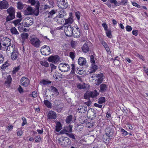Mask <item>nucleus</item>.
<instances>
[{
    "mask_svg": "<svg viewBox=\"0 0 148 148\" xmlns=\"http://www.w3.org/2000/svg\"><path fill=\"white\" fill-rule=\"evenodd\" d=\"M103 141L105 143H107L109 142L112 138L108 137L106 135H104L103 136Z\"/></svg>",
    "mask_w": 148,
    "mask_h": 148,
    "instance_id": "39",
    "label": "nucleus"
},
{
    "mask_svg": "<svg viewBox=\"0 0 148 148\" xmlns=\"http://www.w3.org/2000/svg\"><path fill=\"white\" fill-rule=\"evenodd\" d=\"M22 19H16L13 22V23L14 24L15 26L19 23L21 21Z\"/></svg>",
    "mask_w": 148,
    "mask_h": 148,
    "instance_id": "57",
    "label": "nucleus"
},
{
    "mask_svg": "<svg viewBox=\"0 0 148 148\" xmlns=\"http://www.w3.org/2000/svg\"><path fill=\"white\" fill-rule=\"evenodd\" d=\"M86 87V84L85 83L81 84L79 83L77 85V87L79 89H84Z\"/></svg>",
    "mask_w": 148,
    "mask_h": 148,
    "instance_id": "35",
    "label": "nucleus"
},
{
    "mask_svg": "<svg viewBox=\"0 0 148 148\" xmlns=\"http://www.w3.org/2000/svg\"><path fill=\"white\" fill-rule=\"evenodd\" d=\"M6 11L7 13L8 14L6 19L7 22L13 20L15 18V9L13 7L11 6Z\"/></svg>",
    "mask_w": 148,
    "mask_h": 148,
    "instance_id": "1",
    "label": "nucleus"
},
{
    "mask_svg": "<svg viewBox=\"0 0 148 148\" xmlns=\"http://www.w3.org/2000/svg\"><path fill=\"white\" fill-rule=\"evenodd\" d=\"M127 0H121L120 2L119 3V5H125L127 2Z\"/></svg>",
    "mask_w": 148,
    "mask_h": 148,
    "instance_id": "56",
    "label": "nucleus"
},
{
    "mask_svg": "<svg viewBox=\"0 0 148 148\" xmlns=\"http://www.w3.org/2000/svg\"><path fill=\"white\" fill-rule=\"evenodd\" d=\"M66 12L64 9H61V10L59 12V15L63 17L66 16Z\"/></svg>",
    "mask_w": 148,
    "mask_h": 148,
    "instance_id": "36",
    "label": "nucleus"
},
{
    "mask_svg": "<svg viewBox=\"0 0 148 148\" xmlns=\"http://www.w3.org/2000/svg\"><path fill=\"white\" fill-rule=\"evenodd\" d=\"M35 141L36 143H39L41 140V138L40 135L36 136L34 138Z\"/></svg>",
    "mask_w": 148,
    "mask_h": 148,
    "instance_id": "48",
    "label": "nucleus"
},
{
    "mask_svg": "<svg viewBox=\"0 0 148 148\" xmlns=\"http://www.w3.org/2000/svg\"><path fill=\"white\" fill-rule=\"evenodd\" d=\"M58 143L61 145L64 146V142H63L62 137L60 138L58 140Z\"/></svg>",
    "mask_w": 148,
    "mask_h": 148,
    "instance_id": "50",
    "label": "nucleus"
},
{
    "mask_svg": "<svg viewBox=\"0 0 148 148\" xmlns=\"http://www.w3.org/2000/svg\"><path fill=\"white\" fill-rule=\"evenodd\" d=\"M62 125L59 122H57L56 124V131L57 132H59L62 129Z\"/></svg>",
    "mask_w": 148,
    "mask_h": 148,
    "instance_id": "30",
    "label": "nucleus"
},
{
    "mask_svg": "<svg viewBox=\"0 0 148 148\" xmlns=\"http://www.w3.org/2000/svg\"><path fill=\"white\" fill-rule=\"evenodd\" d=\"M100 41L101 44L104 47L107 52H110V48L107 44L102 40H101Z\"/></svg>",
    "mask_w": 148,
    "mask_h": 148,
    "instance_id": "28",
    "label": "nucleus"
},
{
    "mask_svg": "<svg viewBox=\"0 0 148 148\" xmlns=\"http://www.w3.org/2000/svg\"><path fill=\"white\" fill-rule=\"evenodd\" d=\"M8 2L6 0L0 1V9L4 10L8 9L9 7Z\"/></svg>",
    "mask_w": 148,
    "mask_h": 148,
    "instance_id": "9",
    "label": "nucleus"
},
{
    "mask_svg": "<svg viewBox=\"0 0 148 148\" xmlns=\"http://www.w3.org/2000/svg\"><path fill=\"white\" fill-rule=\"evenodd\" d=\"M75 38H78L80 35V32L78 27L77 25L73 26V34Z\"/></svg>",
    "mask_w": 148,
    "mask_h": 148,
    "instance_id": "5",
    "label": "nucleus"
},
{
    "mask_svg": "<svg viewBox=\"0 0 148 148\" xmlns=\"http://www.w3.org/2000/svg\"><path fill=\"white\" fill-rule=\"evenodd\" d=\"M51 90L52 92H53L56 96H58L59 94L58 89L55 87L51 86Z\"/></svg>",
    "mask_w": 148,
    "mask_h": 148,
    "instance_id": "31",
    "label": "nucleus"
},
{
    "mask_svg": "<svg viewBox=\"0 0 148 148\" xmlns=\"http://www.w3.org/2000/svg\"><path fill=\"white\" fill-rule=\"evenodd\" d=\"M33 8L29 6L24 11V14L26 15H33Z\"/></svg>",
    "mask_w": 148,
    "mask_h": 148,
    "instance_id": "18",
    "label": "nucleus"
},
{
    "mask_svg": "<svg viewBox=\"0 0 148 148\" xmlns=\"http://www.w3.org/2000/svg\"><path fill=\"white\" fill-rule=\"evenodd\" d=\"M93 124L92 123L88 122L86 124V127L88 128H92Z\"/></svg>",
    "mask_w": 148,
    "mask_h": 148,
    "instance_id": "49",
    "label": "nucleus"
},
{
    "mask_svg": "<svg viewBox=\"0 0 148 148\" xmlns=\"http://www.w3.org/2000/svg\"><path fill=\"white\" fill-rule=\"evenodd\" d=\"M24 27H27L32 25L33 23V19L32 18H26L25 19Z\"/></svg>",
    "mask_w": 148,
    "mask_h": 148,
    "instance_id": "14",
    "label": "nucleus"
},
{
    "mask_svg": "<svg viewBox=\"0 0 148 148\" xmlns=\"http://www.w3.org/2000/svg\"><path fill=\"white\" fill-rule=\"evenodd\" d=\"M112 4H113L114 6H119V3L116 0H109L105 3L109 8H111L112 6Z\"/></svg>",
    "mask_w": 148,
    "mask_h": 148,
    "instance_id": "13",
    "label": "nucleus"
},
{
    "mask_svg": "<svg viewBox=\"0 0 148 148\" xmlns=\"http://www.w3.org/2000/svg\"><path fill=\"white\" fill-rule=\"evenodd\" d=\"M121 132H122V134L123 136H126L128 134V132L123 128H121Z\"/></svg>",
    "mask_w": 148,
    "mask_h": 148,
    "instance_id": "60",
    "label": "nucleus"
},
{
    "mask_svg": "<svg viewBox=\"0 0 148 148\" xmlns=\"http://www.w3.org/2000/svg\"><path fill=\"white\" fill-rule=\"evenodd\" d=\"M108 86L105 84H102L100 85V90L99 92L103 93L106 92L108 89Z\"/></svg>",
    "mask_w": 148,
    "mask_h": 148,
    "instance_id": "23",
    "label": "nucleus"
},
{
    "mask_svg": "<svg viewBox=\"0 0 148 148\" xmlns=\"http://www.w3.org/2000/svg\"><path fill=\"white\" fill-rule=\"evenodd\" d=\"M51 8V6L45 4L43 6V8L42 9V11H45L46 9H50V8Z\"/></svg>",
    "mask_w": 148,
    "mask_h": 148,
    "instance_id": "54",
    "label": "nucleus"
},
{
    "mask_svg": "<svg viewBox=\"0 0 148 148\" xmlns=\"http://www.w3.org/2000/svg\"><path fill=\"white\" fill-rule=\"evenodd\" d=\"M60 60L59 56L57 55L51 56L49 57L48 60L49 62H51L55 64L57 63Z\"/></svg>",
    "mask_w": 148,
    "mask_h": 148,
    "instance_id": "12",
    "label": "nucleus"
},
{
    "mask_svg": "<svg viewBox=\"0 0 148 148\" xmlns=\"http://www.w3.org/2000/svg\"><path fill=\"white\" fill-rule=\"evenodd\" d=\"M58 68L62 72L68 71L70 69L69 65L65 63H60L59 65Z\"/></svg>",
    "mask_w": 148,
    "mask_h": 148,
    "instance_id": "4",
    "label": "nucleus"
},
{
    "mask_svg": "<svg viewBox=\"0 0 148 148\" xmlns=\"http://www.w3.org/2000/svg\"><path fill=\"white\" fill-rule=\"evenodd\" d=\"M40 51L42 54L45 56L48 55L51 53L50 47L47 45L43 46L41 48Z\"/></svg>",
    "mask_w": 148,
    "mask_h": 148,
    "instance_id": "7",
    "label": "nucleus"
},
{
    "mask_svg": "<svg viewBox=\"0 0 148 148\" xmlns=\"http://www.w3.org/2000/svg\"><path fill=\"white\" fill-rule=\"evenodd\" d=\"M63 141V142H64L65 145H67L70 144V140L67 137H62Z\"/></svg>",
    "mask_w": 148,
    "mask_h": 148,
    "instance_id": "34",
    "label": "nucleus"
},
{
    "mask_svg": "<svg viewBox=\"0 0 148 148\" xmlns=\"http://www.w3.org/2000/svg\"><path fill=\"white\" fill-rule=\"evenodd\" d=\"M69 131L67 130L66 129L62 130L60 132V134H66V133H66L67 132H71L72 130V127H71L70 125H69Z\"/></svg>",
    "mask_w": 148,
    "mask_h": 148,
    "instance_id": "42",
    "label": "nucleus"
},
{
    "mask_svg": "<svg viewBox=\"0 0 148 148\" xmlns=\"http://www.w3.org/2000/svg\"><path fill=\"white\" fill-rule=\"evenodd\" d=\"M48 2L49 5H51L50 6L51 7V8H53L54 7V1L52 0H48Z\"/></svg>",
    "mask_w": 148,
    "mask_h": 148,
    "instance_id": "63",
    "label": "nucleus"
},
{
    "mask_svg": "<svg viewBox=\"0 0 148 148\" xmlns=\"http://www.w3.org/2000/svg\"><path fill=\"white\" fill-rule=\"evenodd\" d=\"M40 83L43 85H47V84H50L51 83V82L50 81H48L45 80H43L41 81Z\"/></svg>",
    "mask_w": 148,
    "mask_h": 148,
    "instance_id": "52",
    "label": "nucleus"
},
{
    "mask_svg": "<svg viewBox=\"0 0 148 148\" xmlns=\"http://www.w3.org/2000/svg\"><path fill=\"white\" fill-rule=\"evenodd\" d=\"M90 62L91 64L95 63V61L94 59V57L92 55H91L90 56Z\"/></svg>",
    "mask_w": 148,
    "mask_h": 148,
    "instance_id": "62",
    "label": "nucleus"
},
{
    "mask_svg": "<svg viewBox=\"0 0 148 148\" xmlns=\"http://www.w3.org/2000/svg\"><path fill=\"white\" fill-rule=\"evenodd\" d=\"M29 36V35L27 33H23L21 34V36L23 41H24L25 40L27 39Z\"/></svg>",
    "mask_w": 148,
    "mask_h": 148,
    "instance_id": "37",
    "label": "nucleus"
},
{
    "mask_svg": "<svg viewBox=\"0 0 148 148\" xmlns=\"http://www.w3.org/2000/svg\"><path fill=\"white\" fill-rule=\"evenodd\" d=\"M96 77L98 79L96 80L97 81L96 84L98 85L102 82L103 79V75L102 73H100L97 75Z\"/></svg>",
    "mask_w": 148,
    "mask_h": 148,
    "instance_id": "17",
    "label": "nucleus"
},
{
    "mask_svg": "<svg viewBox=\"0 0 148 148\" xmlns=\"http://www.w3.org/2000/svg\"><path fill=\"white\" fill-rule=\"evenodd\" d=\"M20 67L19 66L17 67H15L13 69L12 71L13 74H15L16 72H17L19 69Z\"/></svg>",
    "mask_w": 148,
    "mask_h": 148,
    "instance_id": "59",
    "label": "nucleus"
},
{
    "mask_svg": "<svg viewBox=\"0 0 148 148\" xmlns=\"http://www.w3.org/2000/svg\"><path fill=\"white\" fill-rule=\"evenodd\" d=\"M64 29L65 34L68 37H71L73 34V26L71 25L65 26Z\"/></svg>",
    "mask_w": 148,
    "mask_h": 148,
    "instance_id": "6",
    "label": "nucleus"
},
{
    "mask_svg": "<svg viewBox=\"0 0 148 148\" xmlns=\"http://www.w3.org/2000/svg\"><path fill=\"white\" fill-rule=\"evenodd\" d=\"M72 119V116L71 115L67 116L66 119V123L67 124L70 123Z\"/></svg>",
    "mask_w": 148,
    "mask_h": 148,
    "instance_id": "45",
    "label": "nucleus"
},
{
    "mask_svg": "<svg viewBox=\"0 0 148 148\" xmlns=\"http://www.w3.org/2000/svg\"><path fill=\"white\" fill-rule=\"evenodd\" d=\"M97 69L98 66L95 64V63L91 64L90 73H92L95 72Z\"/></svg>",
    "mask_w": 148,
    "mask_h": 148,
    "instance_id": "27",
    "label": "nucleus"
},
{
    "mask_svg": "<svg viewBox=\"0 0 148 148\" xmlns=\"http://www.w3.org/2000/svg\"><path fill=\"white\" fill-rule=\"evenodd\" d=\"M9 64L8 62H5V63L3 64L1 66V69H4L6 67L8 66Z\"/></svg>",
    "mask_w": 148,
    "mask_h": 148,
    "instance_id": "53",
    "label": "nucleus"
},
{
    "mask_svg": "<svg viewBox=\"0 0 148 148\" xmlns=\"http://www.w3.org/2000/svg\"><path fill=\"white\" fill-rule=\"evenodd\" d=\"M58 6L61 9L66 8L68 6V3L67 0H60L58 1Z\"/></svg>",
    "mask_w": 148,
    "mask_h": 148,
    "instance_id": "8",
    "label": "nucleus"
},
{
    "mask_svg": "<svg viewBox=\"0 0 148 148\" xmlns=\"http://www.w3.org/2000/svg\"><path fill=\"white\" fill-rule=\"evenodd\" d=\"M56 10H52L48 13V18H51L53 15L56 13Z\"/></svg>",
    "mask_w": 148,
    "mask_h": 148,
    "instance_id": "40",
    "label": "nucleus"
},
{
    "mask_svg": "<svg viewBox=\"0 0 148 148\" xmlns=\"http://www.w3.org/2000/svg\"><path fill=\"white\" fill-rule=\"evenodd\" d=\"M54 20L57 23L60 24H62V23H64L65 19L64 18V17L59 15L55 17Z\"/></svg>",
    "mask_w": 148,
    "mask_h": 148,
    "instance_id": "20",
    "label": "nucleus"
},
{
    "mask_svg": "<svg viewBox=\"0 0 148 148\" xmlns=\"http://www.w3.org/2000/svg\"><path fill=\"white\" fill-rule=\"evenodd\" d=\"M77 44V42L74 41H72L71 42V45L73 48H74Z\"/></svg>",
    "mask_w": 148,
    "mask_h": 148,
    "instance_id": "64",
    "label": "nucleus"
},
{
    "mask_svg": "<svg viewBox=\"0 0 148 148\" xmlns=\"http://www.w3.org/2000/svg\"><path fill=\"white\" fill-rule=\"evenodd\" d=\"M96 111L93 109L90 108L87 112V116L90 118H95L96 116Z\"/></svg>",
    "mask_w": 148,
    "mask_h": 148,
    "instance_id": "11",
    "label": "nucleus"
},
{
    "mask_svg": "<svg viewBox=\"0 0 148 148\" xmlns=\"http://www.w3.org/2000/svg\"><path fill=\"white\" fill-rule=\"evenodd\" d=\"M32 5H35V6L40 5V3L38 1L36 0H29Z\"/></svg>",
    "mask_w": 148,
    "mask_h": 148,
    "instance_id": "32",
    "label": "nucleus"
},
{
    "mask_svg": "<svg viewBox=\"0 0 148 148\" xmlns=\"http://www.w3.org/2000/svg\"><path fill=\"white\" fill-rule=\"evenodd\" d=\"M71 66L72 67V69L71 71V72L70 73L72 74H74L75 73V65L74 64H71Z\"/></svg>",
    "mask_w": 148,
    "mask_h": 148,
    "instance_id": "55",
    "label": "nucleus"
},
{
    "mask_svg": "<svg viewBox=\"0 0 148 148\" xmlns=\"http://www.w3.org/2000/svg\"><path fill=\"white\" fill-rule=\"evenodd\" d=\"M17 8L20 10H21L23 9V5L22 3L21 2H18L17 3Z\"/></svg>",
    "mask_w": 148,
    "mask_h": 148,
    "instance_id": "51",
    "label": "nucleus"
},
{
    "mask_svg": "<svg viewBox=\"0 0 148 148\" xmlns=\"http://www.w3.org/2000/svg\"><path fill=\"white\" fill-rule=\"evenodd\" d=\"M40 63L42 66H44L45 67H48L49 66V63L46 61H40Z\"/></svg>",
    "mask_w": 148,
    "mask_h": 148,
    "instance_id": "41",
    "label": "nucleus"
},
{
    "mask_svg": "<svg viewBox=\"0 0 148 148\" xmlns=\"http://www.w3.org/2000/svg\"><path fill=\"white\" fill-rule=\"evenodd\" d=\"M11 55V58L13 60H16L18 57V53L16 50H13L12 52Z\"/></svg>",
    "mask_w": 148,
    "mask_h": 148,
    "instance_id": "22",
    "label": "nucleus"
},
{
    "mask_svg": "<svg viewBox=\"0 0 148 148\" xmlns=\"http://www.w3.org/2000/svg\"><path fill=\"white\" fill-rule=\"evenodd\" d=\"M44 103L45 105L48 108H51L52 107L51 103L47 100H45L44 101Z\"/></svg>",
    "mask_w": 148,
    "mask_h": 148,
    "instance_id": "33",
    "label": "nucleus"
},
{
    "mask_svg": "<svg viewBox=\"0 0 148 148\" xmlns=\"http://www.w3.org/2000/svg\"><path fill=\"white\" fill-rule=\"evenodd\" d=\"M40 5L35 6L36 8L34 9H33V15L34 14L36 16H38L39 14V8Z\"/></svg>",
    "mask_w": 148,
    "mask_h": 148,
    "instance_id": "29",
    "label": "nucleus"
},
{
    "mask_svg": "<svg viewBox=\"0 0 148 148\" xmlns=\"http://www.w3.org/2000/svg\"><path fill=\"white\" fill-rule=\"evenodd\" d=\"M87 107L86 106L82 105L78 108L77 111L80 113H84L87 111Z\"/></svg>",
    "mask_w": 148,
    "mask_h": 148,
    "instance_id": "19",
    "label": "nucleus"
},
{
    "mask_svg": "<svg viewBox=\"0 0 148 148\" xmlns=\"http://www.w3.org/2000/svg\"><path fill=\"white\" fill-rule=\"evenodd\" d=\"M98 103L99 104H102L106 101V99L105 97H101L99 98L98 100Z\"/></svg>",
    "mask_w": 148,
    "mask_h": 148,
    "instance_id": "43",
    "label": "nucleus"
},
{
    "mask_svg": "<svg viewBox=\"0 0 148 148\" xmlns=\"http://www.w3.org/2000/svg\"><path fill=\"white\" fill-rule=\"evenodd\" d=\"M1 41L2 42V44L4 46H10L11 44V40L9 38L4 37L1 38Z\"/></svg>",
    "mask_w": 148,
    "mask_h": 148,
    "instance_id": "10",
    "label": "nucleus"
},
{
    "mask_svg": "<svg viewBox=\"0 0 148 148\" xmlns=\"http://www.w3.org/2000/svg\"><path fill=\"white\" fill-rule=\"evenodd\" d=\"M99 94V93L96 90L93 91L87 92L85 93L84 97L86 99H89L90 97L92 98L96 97Z\"/></svg>",
    "mask_w": 148,
    "mask_h": 148,
    "instance_id": "3",
    "label": "nucleus"
},
{
    "mask_svg": "<svg viewBox=\"0 0 148 148\" xmlns=\"http://www.w3.org/2000/svg\"><path fill=\"white\" fill-rule=\"evenodd\" d=\"M10 31L12 34L18 35L19 32L17 31L16 28L15 27H12L10 29Z\"/></svg>",
    "mask_w": 148,
    "mask_h": 148,
    "instance_id": "38",
    "label": "nucleus"
},
{
    "mask_svg": "<svg viewBox=\"0 0 148 148\" xmlns=\"http://www.w3.org/2000/svg\"><path fill=\"white\" fill-rule=\"evenodd\" d=\"M78 64L80 66H83L85 64L86 61L85 58L83 57H80L78 61Z\"/></svg>",
    "mask_w": 148,
    "mask_h": 148,
    "instance_id": "26",
    "label": "nucleus"
},
{
    "mask_svg": "<svg viewBox=\"0 0 148 148\" xmlns=\"http://www.w3.org/2000/svg\"><path fill=\"white\" fill-rule=\"evenodd\" d=\"M75 53L74 52H71L69 53V56L72 60L74 59L75 58Z\"/></svg>",
    "mask_w": 148,
    "mask_h": 148,
    "instance_id": "61",
    "label": "nucleus"
},
{
    "mask_svg": "<svg viewBox=\"0 0 148 148\" xmlns=\"http://www.w3.org/2000/svg\"><path fill=\"white\" fill-rule=\"evenodd\" d=\"M81 14L79 12H75V16L77 18L78 21H79L80 20Z\"/></svg>",
    "mask_w": 148,
    "mask_h": 148,
    "instance_id": "58",
    "label": "nucleus"
},
{
    "mask_svg": "<svg viewBox=\"0 0 148 148\" xmlns=\"http://www.w3.org/2000/svg\"><path fill=\"white\" fill-rule=\"evenodd\" d=\"M61 76V74L58 72H55L54 74L53 75V77L55 78L56 79H57L59 77H60Z\"/></svg>",
    "mask_w": 148,
    "mask_h": 148,
    "instance_id": "47",
    "label": "nucleus"
},
{
    "mask_svg": "<svg viewBox=\"0 0 148 148\" xmlns=\"http://www.w3.org/2000/svg\"><path fill=\"white\" fill-rule=\"evenodd\" d=\"M113 131L110 128H108L106 129V135L108 137L112 138L113 134Z\"/></svg>",
    "mask_w": 148,
    "mask_h": 148,
    "instance_id": "25",
    "label": "nucleus"
},
{
    "mask_svg": "<svg viewBox=\"0 0 148 148\" xmlns=\"http://www.w3.org/2000/svg\"><path fill=\"white\" fill-rule=\"evenodd\" d=\"M29 83V79L27 77H23L21 80V83L22 85L26 87L28 86Z\"/></svg>",
    "mask_w": 148,
    "mask_h": 148,
    "instance_id": "15",
    "label": "nucleus"
},
{
    "mask_svg": "<svg viewBox=\"0 0 148 148\" xmlns=\"http://www.w3.org/2000/svg\"><path fill=\"white\" fill-rule=\"evenodd\" d=\"M12 81V78L10 75H8L7 77V80L5 82V84L6 85L10 84L11 82Z\"/></svg>",
    "mask_w": 148,
    "mask_h": 148,
    "instance_id": "44",
    "label": "nucleus"
},
{
    "mask_svg": "<svg viewBox=\"0 0 148 148\" xmlns=\"http://www.w3.org/2000/svg\"><path fill=\"white\" fill-rule=\"evenodd\" d=\"M106 31V36L109 38H111L112 37V35L111 33V31L110 29H108Z\"/></svg>",
    "mask_w": 148,
    "mask_h": 148,
    "instance_id": "46",
    "label": "nucleus"
},
{
    "mask_svg": "<svg viewBox=\"0 0 148 148\" xmlns=\"http://www.w3.org/2000/svg\"><path fill=\"white\" fill-rule=\"evenodd\" d=\"M30 43L34 47L38 48L40 47L41 42L38 38L36 36H30Z\"/></svg>",
    "mask_w": 148,
    "mask_h": 148,
    "instance_id": "2",
    "label": "nucleus"
},
{
    "mask_svg": "<svg viewBox=\"0 0 148 148\" xmlns=\"http://www.w3.org/2000/svg\"><path fill=\"white\" fill-rule=\"evenodd\" d=\"M89 42H86L82 47V50L84 53H87L90 51V48L89 46Z\"/></svg>",
    "mask_w": 148,
    "mask_h": 148,
    "instance_id": "16",
    "label": "nucleus"
},
{
    "mask_svg": "<svg viewBox=\"0 0 148 148\" xmlns=\"http://www.w3.org/2000/svg\"><path fill=\"white\" fill-rule=\"evenodd\" d=\"M48 119H55L56 118V113L52 111H50L48 113Z\"/></svg>",
    "mask_w": 148,
    "mask_h": 148,
    "instance_id": "21",
    "label": "nucleus"
},
{
    "mask_svg": "<svg viewBox=\"0 0 148 148\" xmlns=\"http://www.w3.org/2000/svg\"><path fill=\"white\" fill-rule=\"evenodd\" d=\"M65 23H64V25H70L72 24L73 21V18L71 16L69 18L66 19H65Z\"/></svg>",
    "mask_w": 148,
    "mask_h": 148,
    "instance_id": "24",
    "label": "nucleus"
}]
</instances>
